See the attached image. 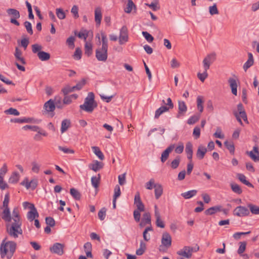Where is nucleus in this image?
Wrapping results in <instances>:
<instances>
[{"label": "nucleus", "mask_w": 259, "mask_h": 259, "mask_svg": "<svg viewBox=\"0 0 259 259\" xmlns=\"http://www.w3.org/2000/svg\"><path fill=\"white\" fill-rule=\"evenodd\" d=\"M7 238H5L2 241L0 252L2 258H4L7 254V258H10L15 251L16 243L14 241H6Z\"/></svg>", "instance_id": "1"}, {"label": "nucleus", "mask_w": 259, "mask_h": 259, "mask_svg": "<svg viewBox=\"0 0 259 259\" xmlns=\"http://www.w3.org/2000/svg\"><path fill=\"white\" fill-rule=\"evenodd\" d=\"M21 222H12L6 224V230L8 234L13 238H17L19 235L22 234Z\"/></svg>", "instance_id": "2"}, {"label": "nucleus", "mask_w": 259, "mask_h": 259, "mask_svg": "<svg viewBox=\"0 0 259 259\" xmlns=\"http://www.w3.org/2000/svg\"><path fill=\"white\" fill-rule=\"evenodd\" d=\"M94 99L95 96L94 93L90 92L88 96L85 98L84 103L80 105V108L88 113H92L97 106Z\"/></svg>", "instance_id": "3"}, {"label": "nucleus", "mask_w": 259, "mask_h": 259, "mask_svg": "<svg viewBox=\"0 0 259 259\" xmlns=\"http://www.w3.org/2000/svg\"><path fill=\"white\" fill-rule=\"evenodd\" d=\"M7 13L8 15L11 17L10 22L16 26H19L20 23L17 20L20 17L19 11L15 9L10 8L7 10Z\"/></svg>", "instance_id": "4"}, {"label": "nucleus", "mask_w": 259, "mask_h": 259, "mask_svg": "<svg viewBox=\"0 0 259 259\" xmlns=\"http://www.w3.org/2000/svg\"><path fill=\"white\" fill-rule=\"evenodd\" d=\"M216 60V54L214 52L208 54L203 60L204 70H208L210 65Z\"/></svg>", "instance_id": "5"}, {"label": "nucleus", "mask_w": 259, "mask_h": 259, "mask_svg": "<svg viewBox=\"0 0 259 259\" xmlns=\"http://www.w3.org/2000/svg\"><path fill=\"white\" fill-rule=\"evenodd\" d=\"M96 57L99 61L105 62L108 57V48L101 47L96 49Z\"/></svg>", "instance_id": "6"}, {"label": "nucleus", "mask_w": 259, "mask_h": 259, "mask_svg": "<svg viewBox=\"0 0 259 259\" xmlns=\"http://www.w3.org/2000/svg\"><path fill=\"white\" fill-rule=\"evenodd\" d=\"M20 184L25 186L27 189H31L32 190H33L38 185V180L36 178H34L29 182L28 178L26 177L21 182Z\"/></svg>", "instance_id": "7"}, {"label": "nucleus", "mask_w": 259, "mask_h": 259, "mask_svg": "<svg viewBox=\"0 0 259 259\" xmlns=\"http://www.w3.org/2000/svg\"><path fill=\"white\" fill-rule=\"evenodd\" d=\"M233 213L235 216L243 217L248 216L250 214V211L248 207L240 205L236 207L234 209Z\"/></svg>", "instance_id": "8"}, {"label": "nucleus", "mask_w": 259, "mask_h": 259, "mask_svg": "<svg viewBox=\"0 0 259 259\" xmlns=\"http://www.w3.org/2000/svg\"><path fill=\"white\" fill-rule=\"evenodd\" d=\"M64 247L63 244L60 243H55L50 248V250L52 253L62 255L64 253Z\"/></svg>", "instance_id": "9"}, {"label": "nucleus", "mask_w": 259, "mask_h": 259, "mask_svg": "<svg viewBox=\"0 0 259 259\" xmlns=\"http://www.w3.org/2000/svg\"><path fill=\"white\" fill-rule=\"evenodd\" d=\"M127 29L125 26H123L120 29L119 43L123 45L128 41Z\"/></svg>", "instance_id": "10"}, {"label": "nucleus", "mask_w": 259, "mask_h": 259, "mask_svg": "<svg viewBox=\"0 0 259 259\" xmlns=\"http://www.w3.org/2000/svg\"><path fill=\"white\" fill-rule=\"evenodd\" d=\"M193 251V247L190 246H184L183 249L177 252V254L187 258H189L192 256Z\"/></svg>", "instance_id": "11"}, {"label": "nucleus", "mask_w": 259, "mask_h": 259, "mask_svg": "<svg viewBox=\"0 0 259 259\" xmlns=\"http://www.w3.org/2000/svg\"><path fill=\"white\" fill-rule=\"evenodd\" d=\"M187 111V107L186 103L182 101H178V113L177 115V118H180L181 116L185 115Z\"/></svg>", "instance_id": "12"}, {"label": "nucleus", "mask_w": 259, "mask_h": 259, "mask_svg": "<svg viewBox=\"0 0 259 259\" xmlns=\"http://www.w3.org/2000/svg\"><path fill=\"white\" fill-rule=\"evenodd\" d=\"M154 215L156 218V225L158 227L163 228L165 227L163 222L160 218V213L159 211L158 206L155 205L154 206Z\"/></svg>", "instance_id": "13"}, {"label": "nucleus", "mask_w": 259, "mask_h": 259, "mask_svg": "<svg viewBox=\"0 0 259 259\" xmlns=\"http://www.w3.org/2000/svg\"><path fill=\"white\" fill-rule=\"evenodd\" d=\"M29 208L31 209L27 214V218L30 222L33 221L36 218L38 217V213L34 204H31Z\"/></svg>", "instance_id": "14"}, {"label": "nucleus", "mask_w": 259, "mask_h": 259, "mask_svg": "<svg viewBox=\"0 0 259 259\" xmlns=\"http://www.w3.org/2000/svg\"><path fill=\"white\" fill-rule=\"evenodd\" d=\"M175 144L169 145L161 154V161L164 163L168 158L169 153L175 149Z\"/></svg>", "instance_id": "15"}, {"label": "nucleus", "mask_w": 259, "mask_h": 259, "mask_svg": "<svg viewBox=\"0 0 259 259\" xmlns=\"http://www.w3.org/2000/svg\"><path fill=\"white\" fill-rule=\"evenodd\" d=\"M44 108L46 112H51L52 116H54V114H53V112L55 109V105L52 100L50 99L46 102L44 104Z\"/></svg>", "instance_id": "16"}, {"label": "nucleus", "mask_w": 259, "mask_h": 259, "mask_svg": "<svg viewBox=\"0 0 259 259\" xmlns=\"http://www.w3.org/2000/svg\"><path fill=\"white\" fill-rule=\"evenodd\" d=\"M247 153L254 161H259V151L257 146H254L253 147V151L247 152Z\"/></svg>", "instance_id": "17"}, {"label": "nucleus", "mask_w": 259, "mask_h": 259, "mask_svg": "<svg viewBox=\"0 0 259 259\" xmlns=\"http://www.w3.org/2000/svg\"><path fill=\"white\" fill-rule=\"evenodd\" d=\"M162 244L166 247H169L171 244V238L169 234L167 232L163 233L162 239Z\"/></svg>", "instance_id": "18"}, {"label": "nucleus", "mask_w": 259, "mask_h": 259, "mask_svg": "<svg viewBox=\"0 0 259 259\" xmlns=\"http://www.w3.org/2000/svg\"><path fill=\"white\" fill-rule=\"evenodd\" d=\"M134 203L137 207V210L144 211L145 206L141 200L139 193H137L135 196Z\"/></svg>", "instance_id": "19"}, {"label": "nucleus", "mask_w": 259, "mask_h": 259, "mask_svg": "<svg viewBox=\"0 0 259 259\" xmlns=\"http://www.w3.org/2000/svg\"><path fill=\"white\" fill-rule=\"evenodd\" d=\"M228 82L229 83L230 87L231 89L232 93L233 95L237 96L238 85L237 83L236 80L234 78L231 77L229 78V79H228Z\"/></svg>", "instance_id": "20"}, {"label": "nucleus", "mask_w": 259, "mask_h": 259, "mask_svg": "<svg viewBox=\"0 0 259 259\" xmlns=\"http://www.w3.org/2000/svg\"><path fill=\"white\" fill-rule=\"evenodd\" d=\"M151 215L149 212H146L143 214V219L140 225L141 227H143L146 225H151Z\"/></svg>", "instance_id": "21"}, {"label": "nucleus", "mask_w": 259, "mask_h": 259, "mask_svg": "<svg viewBox=\"0 0 259 259\" xmlns=\"http://www.w3.org/2000/svg\"><path fill=\"white\" fill-rule=\"evenodd\" d=\"M207 149L206 148L202 145H200L198 146L197 152H196V156L199 159H202L204 156L205 153L207 152Z\"/></svg>", "instance_id": "22"}, {"label": "nucleus", "mask_w": 259, "mask_h": 259, "mask_svg": "<svg viewBox=\"0 0 259 259\" xmlns=\"http://www.w3.org/2000/svg\"><path fill=\"white\" fill-rule=\"evenodd\" d=\"M2 219L7 223H11L12 218L11 216V212L10 208L4 209L2 212Z\"/></svg>", "instance_id": "23"}, {"label": "nucleus", "mask_w": 259, "mask_h": 259, "mask_svg": "<svg viewBox=\"0 0 259 259\" xmlns=\"http://www.w3.org/2000/svg\"><path fill=\"white\" fill-rule=\"evenodd\" d=\"M102 17L101 9L99 7L96 8L95 10V20L97 25H100Z\"/></svg>", "instance_id": "24"}, {"label": "nucleus", "mask_w": 259, "mask_h": 259, "mask_svg": "<svg viewBox=\"0 0 259 259\" xmlns=\"http://www.w3.org/2000/svg\"><path fill=\"white\" fill-rule=\"evenodd\" d=\"M222 210V206L221 205H217L211 207L205 211L206 215H212L218 211Z\"/></svg>", "instance_id": "25"}, {"label": "nucleus", "mask_w": 259, "mask_h": 259, "mask_svg": "<svg viewBox=\"0 0 259 259\" xmlns=\"http://www.w3.org/2000/svg\"><path fill=\"white\" fill-rule=\"evenodd\" d=\"M89 168L94 171H97L103 167V163L98 160H95L89 166Z\"/></svg>", "instance_id": "26"}, {"label": "nucleus", "mask_w": 259, "mask_h": 259, "mask_svg": "<svg viewBox=\"0 0 259 259\" xmlns=\"http://www.w3.org/2000/svg\"><path fill=\"white\" fill-rule=\"evenodd\" d=\"M154 188H155L154 192L155 198L156 199H158L162 194V187L160 184H156L154 185Z\"/></svg>", "instance_id": "27"}, {"label": "nucleus", "mask_w": 259, "mask_h": 259, "mask_svg": "<svg viewBox=\"0 0 259 259\" xmlns=\"http://www.w3.org/2000/svg\"><path fill=\"white\" fill-rule=\"evenodd\" d=\"M71 125L70 120L65 119H64L61 123V132L62 134L65 132Z\"/></svg>", "instance_id": "28"}, {"label": "nucleus", "mask_w": 259, "mask_h": 259, "mask_svg": "<svg viewBox=\"0 0 259 259\" xmlns=\"http://www.w3.org/2000/svg\"><path fill=\"white\" fill-rule=\"evenodd\" d=\"M197 193V190H192L186 192L182 193L181 196L186 199H190L191 198L195 196Z\"/></svg>", "instance_id": "29"}, {"label": "nucleus", "mask_w": 259, "mask_h": 259, "mask_svg": "<svg viewBox=\"0 0 259 259\" xmlns=\"http://www.w3.org/2000/svg\"><path fill=\"white\" fill-rule=\"evenodd\" d=\"M237 178L244 185L248 187L253 188V185L251 184L249 181L246 180V178L245 175L242 174H238Z\"/></svg>", "instance_id": "30"}, {"label": "nucleus", "mask_w": 259, "mask_h": 259, "mask_svg": "<svg viewBox=\"0 0 259 259\" xmlns=\"http://www.w3.org/2000/svg\"><path fill=\"white\" fill-rule=\"evenodd\" d=\"M20 177V176L19 174V173L17 171H14L12 174L11 176H10L9 179V183L11 184L17 183L18 182Z\"/></svg>", "instance_id": "31"}, {"label": "nucleus", "mask_w": 259, "mask_h": 259, "mask_svg": "<svg viewBox=\"0 0 259 259\" xmlns=\"http://www.w3.org/2000/svg\"><path fill=\"white\" fill-rule=\"evenodd\" d=\"M11 218L13 222H21L18 208L15 207L13 209L12 211V217Z\"/></svg>", "instance_id": "32"}, {"label": "nucleus", "mask_w": 259, "mask_h": 259, "mask_svg": "<svg viewBox=\"0 0 259 259\" xmlns=\"http://www.w3.org/2000/svg\"><path fill=\"white\" fill-rule=\"evenodd\" d=\"M247 207L252 214H259V206L252 203H248Z\"/></svg>", "instance_id": "33"}, {"label": "nucleus", "mask_w": 259, "mask_h": 259, "mask_svg": "<svg viewBox=\"0 0 259 259\" xmlns=\"http://www.w3.org/2000/svg\"><path fill=\"white\" fill-rule=\"evenodd\" d=\"M84 249L85 252L87 256L88 257H92V244L90 242H87L84 244Z\"/></svg>", "instance_id": "34"}, {"label": "nucleus", "mask_w": 259, "mask_h": 259, "mask_svg": "<svg viewBox=\"0 0 259 259\" xmlns=\"http://www.w3.org/2000/svg\"><path fill=\"white\" fill-rule=\"evenodd\" d=\"M37 56L38 58L42 61H47L50 58V54L44 51L38 52Z\"/></svg>", "instance_id": "35"}, {"label": "nucleus", "mask_w": 259, "mask_h": 259, "mask_svg": "<svg viewBox=\"0 0 259 259\" xmlns=\"http://www.w3.org/2000/svg\"><path fill=\"white\" fill-rule=\"evenodd\" d=\"M74 34L80 38H83L85 41L89 35V32L85 29H82L79 33L77 31H74Z\"/></svg>", "instance_id": "36"}, {"label": "nucleus", "mask_w": 259, "mask_h": 259, "mask_svg": "<svg viewBox=\"0 0 259 259\" xmlns=\"http://www.w3.org/2000/svg\"><path fill=\"white\" fill-rule=\"evenodd\" d=\"M224 145L231 154H234L235 147L233 142L226 141L225 142Z\"/></svg>", "instance_id": "37"}, {"label": "nucleus", "mask_w": 259, "mask_h": 259, "mask_svg": "<svg viewBox=\"0 0 259 259\" xmlns=\"http://www.w3.org/2000/svg\"><path fill=\"white\" fill-rule=\"evenodd\" d=\"M92 149L93 151V152L95 153V154L98 156V157L100 160H103L104 158V156L102 152V151L100 150V148L96 146H93L92 147Z\"/></svg>", "instance_id": "38"}, {"label": "nucleus", "mask_w": 259, "mask_h": 259, "mask_svg": "<svg viewBox=\"0 0 259 259\" xmlns=\"http://www.w3.org/2000/svg\"><path fill=\"white\" fill-rule=\"evenodd\" d=\"M168 111V109L166 106H162L157 109L155 113L154 118H158L160 115H161L164 112Z\"/></svg>", "instance_id": "39"}, {"label": "nucleus", "mask_w": 259, "mask_h": 259, "mask_svg": "<svg viewBox=\"0 0 259 259\" xmlns=\"http://www.w3.org/2000/svg\"><path fill=\"white\" fill-rule=\"evenodd\" d=\"M100 181V175L98 174V176H93L91 178V183L93 187L97 189L98 188Z\"/></svg>", "instance_id": "40"}, {"label": "nucleus", "mask_w": 259, "mask_h": 259, "mask_svg": "<svg viewBox=\"0 0 259 259\" xmlns=\"http://www.w3.org/2000/svg\"><path fill=\"white\" fill-rule=\"evenodd\" d=\"M22 52L17 47L15 49V53L14 54L15 57L16 58L20 61L21 63L23 64H25V61L23 57H21Z\"/></svg>", "instance_id": "41"}, {"label": "nucleus", "mask_w": 259, "mask_h": 259, "mask_svg": "<svg viewBox=\"0 0 259 259\" xmlns=\"http://www.w3.org/2000/svg\"><path fill=\"white\" fill-rule=\"evenodd\" d=\"M230 186L232 190L237 194H241L242 193V190L241 187L237 184L231 183Z\"/></svg>", "instance_id": "42"}, {"label": "nucleus", "mask_w": 259, "mask_h": 259, "mask_svg": "<svg viewBox=\"0 0 259 259\" xmlns=\"http://www.w3.org/2000/svg\"><path fill=\"white\" fill-rule=\"evenodd\" d=\"M146 5L148 6L151 9H152L153 11H156L160 9V6L158 4V0H154L150 4H145Z\"/></svg>", "instance_id": "43"}, {"label": "nucleus", "mask_w": 259, "mask_h": 259, "mask_svg": "<svg viewBox=\"0 0 259 259\" xmlns=\"http://www.w3.org/2000/svg\"><path fill=\"white\" fill-rule=\"evenodd\" d=\"M56 14L57 17L60 20L64 19L66 18V14L62 8H57Z\"/></svg>", "instance_id": "44"}, {"label": "nucleus", "mask_w": 259, "mask_h": 259, "mask_svg": "<svg viewBox=\"0 0 259 259\" xmlns=\"http://www.w3.org/2000/svg\"><path fill=\"white\" fill-rule=\"evenodd\" d=\"M31 119L30 118L24 117L23 118H14L11 120V122L15 123H29L31 122Z\"/></svg>", "instance_id": "45"}, {"label": "nucleus", "mask_w": 259, "mask_h": 259, "mask_svg": "<svg viewBox=\"0 0 259 259\" xmlns=\"http://www.w3.org/2000/svg\"><path fill=\"white\" fill-rule=\"evenodd\" d=\"M36 132H37V134L34 136V139L36 141L41 140V135L45 137H46L48 135V134L44 130H40V128L38 130V131Z\"/></svg>", "instance_id": "46"}, {"label": "nucleus", "mask_w": 259, "mask_h": 259, "mask_svg": "<svg viewBox=\"0 0 259 259\" xmlns=\"http://www.w3.org/2000/svg\"><path fill=\"white\" fill-rule=\"evenodd\" d=\"M85 54L90 56L93 52L92 45L90 42H86L84 46Z\"/></svg>", "instance_id": "47"}, {"label": "nucleus", "mask_w": 259, "mask_h": 259, "mask_svg": "<svg viewBox=\"0 0 259 259\" xmlns=\"http://www.w3.org/2000/svg\"><path fill=\"white\" fill-rule=\"evenodd\" d=\"M70 194L76 200L80 199L81 195L79 191L75 188H71L70 190Z\"/></svg>", "instance_id": "48"}, {"label": "nucleus", "mask_w": 259, "mask_h": 259, "mask_svg": "<svg viewBox=\"0 0 259 259\" xmlns=\"http://www.w3.org/2000/svg\"><path fill=\"white\" fill-rule=\"evenodd\" d=\"M133 8H136V6L132 0H128L126 8L124 11L126 13H130Z\"/></svg>", "instance_id": "49"}, {"label": "nucleus", "mask_w": 259, "mask_h": 259, "mask_svg": "<svg viewBox=\"0 0 259 259\" xmlns=\"http://www.w3.org/2000/svg\"><path fill=\"white\" fill-rule=\"evenodd\" d=\"M203 103L202 98L201 96H198L197 98V107L200 113L202 112L203 110Z\"/></svg>", "instance_id": "50"}, {"label": "nucleus", "mask_w": 259, "mask_h": 259, "mask_svg": "<svg viewBox=\"0 0 259 259\" xmlns=\"http://www.w3.org/2000/svg\"><path fill=\"white\" fill-rule=\"evenodd\" d=\"M209 12L211 15L219 14V12L216 4H214L213 6L209 7Z\"/></svg>", "instance_id": "51"}, {"label": "nucleus", "mask_w": 259, "mask_h": 259, "mask_svg": "<svg viewBox=\"0 0 259 259\" xmlns=\"http://www.w3.org/2000/svg\"><path fill=\"white\" fill-rule=\"evenodd\" d=\"M101 36L102 38V47L108 48V39L106 34L105 33L102 32L101 33Z\"/></svg>", "instance_id": "52"}, {"label": "nucleus", "mask_w": 259, "mask_h": 259, "mask_svg": "<svg viewBox=\"0 0 259 259\" xmlns=\"http://www.w3.org/2000/svg\"><path fill=\"white\" fill-rule=\"evenodd\" d=\"M180 163V156H178L176 157V158L173 160L170 164L171 167L172 169H176L177 168Z\"/></svg>", "instance_id": "53"}, {"label": "nucleus", "mask_w": 259, "mask_h": 259, "mask_svg": "<svg viewBox=\"0 0 259 259\" xmlns=\"http://www.w3.org/2000/svg\"><path fill=\"white\" fill-rule=\"evenodd\" d=\"M239 247L237 250V253L241 255L244 252L246 249V243L245 242H240L239 243Z\"/></svg>", "instance_id": "54"}, {"label": "nucleus", "mask_w": 259, "mask_h": 259, "mask_svg": "<svg viewBox=\"0 0 259 259\" xmlns=\"http://www.w3.org/2000/svg\"><path fill=\"white\" fill-rule=\"evenodd\" d=\"M5 113L7 114L14 115L15 116L20 115V112L16 109L13 108H10L5 110Z\"/></svg>", "instance_id": "55"}, {"label": "nucleus", "mask_w": 259, "mask_h": 259, "mask_svg": "<svg viewBox=\"0 0 259 259\" xmlns=\"http://www.w3.org/2000/svg\"><path fill=\"white\" fill-rule=\"evenodd\" d=\"M162 103L165 104L168 109V111L169 109H171L174 108V104L172 102L171 99L170 98H168L166 100V102H165L164 100H162Z\"/></svg>", "instance_id": "56"}, {"label": "nucleus", "mask_w": 259, "mask_h": 259, "mask_svg": "<svg viewBox=\"0 0 259 259\" xmlns=\"http://www.w3.org/2000/svg\"><path fill=\"white\" fill-rule=\"evenodd\" d=\"M10 197L9 194L8 193L5 194L4 200L3 203V207L4 209L9 208V203Z\"/></svg>", "instance_id": "57"}, {"label": "nucleus", "mask_w": 259, "mask_h": 259, "mask_svg": "<svg viewBox=\"0 0 259 259\" xmlns=\"http://www.w3.org/2000/svg\"><path fill=\"white\" fill-rule=\"evenodd\" d=\"M208 70H204V71L203 73H198L197 74V77L198 78L202 81L203 82L204 80L208 76V73L207 72V71Z\"/></svg>", "instance_id": "58"}, {"label": "nucleus", "mask_w": 259, "mask_h": 259, "mask_svg": "<svg viewBox=\"0 0 259 259\" xmlns=\"http://www.w3.org/2000/svg\"><path fill=\"white\" fill-rule=\"evenodd\" d=\"M121 195L120 187L117 185L115 186L114 190V195L113 199H117Z\"/></svg>", "instance_id": "59"}, {"label": "nucleus", "mask_w": 259, "mask_h": 259, "mask_svg": "<svg viewBox=\"0 0 259 259\" xmlns=\"http://www.w3.org/2000/svg\"><path fill=\"white\" fill-rule=\"evenodd\" d=\"M199 117H200L199 115H194L190 117L187 121L188 124H194L199 120Z\"/></svg>", "instance_id": "60"}, {"label": "nucleus", "mask_w": 259, "mask_h": 259, "mask_svg": "<svg viewBox=\"0 0 259 259\" xmlns=\"http://www.w3.org/2000/svg\"><path fill=\"white\" fill-rule=\"evenodd\" d=\"M32 168L31 170L33 172L37 174L38 173L40 169V165L38 164L36 161H33L31 163Z\"/></svg>", "instance_id": "61"}, {"label": "nucleus", "mask_w": 259, "mask_h": 259, "mask_svg": "<svg viewBox=\"0 0 259 259\" xmlns=\"http://www.w3.org/2000/svg\"><path fill=\"white\" fill-rule=\"evenodd\" d=\"M24 25L27 32L30 35H32L33 34V30L31 23L26 21L24 23Z\"/></svg>", "instance_id": "62"}, {"label": "nucleus", "mask_w": 259, "mask_h": 259, "mask_svg": "<svg viewBox=\"0 0 259 259\" xmlns=\"http://www.w3.org/2000/svg\"><path fill=\"white\" fill-rule=\"evenodd\" d=\"M82 52L80 48H77L76 49L73 55L74 58L77 60H79L81 58Z\"/></svg>", "instance_id": "63"}, {"label": "nucleus", "mask_w": 259, "mask_h": 259, "mask_svg": "<svg viewBox=\"0 0 259 259\" xmlns=\"http://www.w3.org/2000/svg\"><path fill=\"white\" fill-rule=\"evenodd\" d=\"M142 34L143 36L145 38L147 41L149 42H151L154 39L153 37L147 31H143Z\"/></svg>", "instance_id": "64"}]
</instances>
